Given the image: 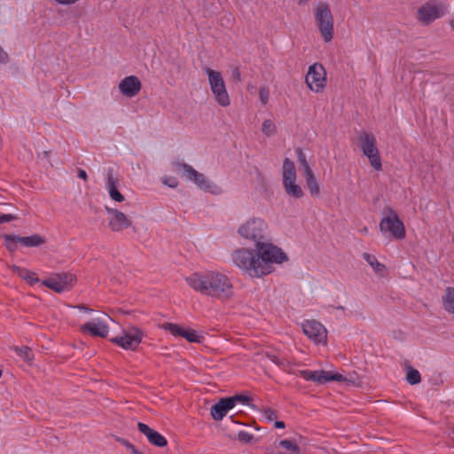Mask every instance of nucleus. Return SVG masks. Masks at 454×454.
I'll use <instances>...</instances> for the list:
<instances>
[{"mask_svg":"<svg viewBox=\"0 0 454 454\" xmlns=\"http://www.w3.org/2000/svg\"><path fill=\"white\" fill-rule=\"evenodd\" d=\"M260 100L263 105H266L269 101L270 91L267 88L262 87L259 90Z\"/></svg>","mask_w":454,"mask_h":454,"instance_id":"nucleus-39","label":"nucleus"},{"mask_svg":"<svg viewBox=\"0 0 454 454\" xmlns=\"http://www.w3.org/2000/svg\"><path fill=\"white\" fill-rule=\"evenodd\" d=\"M295 153L298 158V160L300 161L301 167L303 168L304 173H307V171H311V168L307 161L306 155L301 148H296Z\"/></svg>","mask_w":454,"mask_h":454,"instance_id":"nucleus-32","label":"nucleus"},{"mask_svg":"<svg viewBox=\"0 0 454 454\" xmlns=\"http://www.w3.org/2000/svg\"><path fill=\"white\" fill-rule=\"evenodd\" d=\"M447 11V5L442 2L429 1L418 9V20L423 25H429L442 17Z\"/></svg>","mask_w":454,"mask_h":454,"instance_id":"nucleus-9","label":"nucleus"},{"mask_svg":"<svg viewBox=\"0 0 454 454\" xmlns=\"http://www.w3.org/2000/svg\"><path fill=\"white\" fill-rule=\"evenodd\" d=\"M314 16L324 41L331 42L333 38L334 21L329 4L324 2L318 3L314 9Z\"/></svg>","mask_w":454,"mask_h":454,"instance_id":"nucleus-4","label":"nucleus"},{"mask_svg":"<svg viewBox=\"0 0 454 454\" xmlns=\"http://www.w3.org/2000/svg\"><path fill=\"white\" fill-rule=\"evenodd\" d=\"M262 416L270 422L277 419V411L270 407L263 406L261 409Z\"/></svg>","mask_w":454,"mask_h":454,"instance_id":"nucleus-34","label":"nucleus"},{"mask_svg":"<svg viewBox=\"0 0 454 454\" xmlns=\"http://www.w3.org/2000/svg\"><path fill=\"white\" fill-rule=\"evenodd\" d=\"M254 436L247 431H239L238 434V440L243 443H249L252 442Z\"/></svg>","mask_w":454,"mask_h":454,"instance_id":"nucleus-36","label":"nucleus"},{"mask_svg":"<svg viewBox=\"0 0 454 454\" xmlns=\"http://www.w3.org/2000/svg\"><path fill=\"white\" fill-rule=\"evenodd\" d=\"M188 285L202 294L218 299H229L232 295V284L223 273L207 271L193 273L186 278Z\"/></svg>","mask_w":454,"mask_h":454,"instance_id":"nucleus-1","label":"nucleus"},{"mask_svg":"<svg viewBox=\"0 0 454 454\" xmlns=\"http://www.w3.org/2000/svg\"><path fill=\"white\" fill-rule=\"evenodd\" d=\"M138 430L146 436L148 442L157 447H165L168 444L167 439L159 432L153 430L145 423L137 424Z\"/></svg>","mask_w":454,"mask_h":454,"instance_id":"nucleus-18","label":"nucleus"},{"mask_svg":"<svg viewBox=\"0 0 454 454\" xmlns=\"http://www.w3.org/2000/svg\"><path fill=\"white\" fill-rule=\"evenodd\" d=\"M25 274L21 275V277L26 279L29 283H35L38 282V278L36 277V274L35 272L29 271V270H24Z\"/></svg>","mask_w":454,"mask_h":454,"instance_id":"nucleus-41","label":"nucleus"},{"mask_svg":"<svg viewBox=\"0 0 454 454\" xmlns=\"http://www.w3.org/2000/svg\"><path fill=\"white\" fill-rule=\"evenodd\" d=\"M279 446L294 452H298L300 450L299 446L296 443L287 439L280 441Z\"/></svg>","mask_w":454,"mask_h":454,"instance_id":"nucleus-35","label":"nucleus"},{"mask_svg":"<svg viewBox=\"0 0 454 454\" xmlns=\"http://www.w3.org/2000/svg\"><path fill=\"white\" fill-rule=\"evenodd\" d=\"M58 4L67 5V4H73L78 2L79 0H55Z\"/></svg>","mask_w":454,"mask_h":454,"instance_id":"nucleus-45","label":"nucleus"},{"mask_svg":"<svg viewBox=\"0 0 454 454\" xmlns=\"http://www.w3.org/2000/svg\"><path fill=\"white\" fill-rule=\"evenodd\" d=\"M15 218H16V216L12 215L11 214H2V215H0V223L12 222Z\"/></svg>","mask_w":454,"mask_h":454,"instance_id":"nucleus-42","label":"nucleus"},{"mask_svg":"<svg viewBox=\"0 0 454 454\" xmlns=\"http://www.w3.org/2000/svg\"><path fill=\"white\" fill-rule=\"evenodd\" d=\"M74 280L75 278L73 274L63 272L43 280V284L56 293L60 294L69 290L73 286Z\"/></svg>","mask_w":454,"mask_h":454,"instance_id":"nucleus-13","label":"nucleus"},{"mask_svg":"<svg viewBox=\"0 0 454 454\" xmlns=\"http://www.w3.org/2000/svg\"><path fill=\"white\" fill-rule=\"evenodd\" d=\"M81 332L90 333L93 337L106 338L108 334V326L102 321L87 322L81 326Z\"/></svg>","mask_w":454,"mask_h":454,"instance_id":"nucleus-19","label":"nucleus"},{"mask_svg":"<svg viewBox=\"0 0 454 454\" xmlns=\"http://www.w3.org/2000/svg\"><path fill=\"white\" fill-rule=\"evenodd\" d=\"M162 328L166 331L170 332V333L176 337H182L183 331L184 329L179 326L178 325L173 323H164L162 325Z\"/></svg>","mask_w":454,"mask_h":454,"instance_id":"nucleus-30","label":"nucleus"},{"mask_svg":"<svg viewBox=\"0 0 454 454\" xmlns=\"http://www.w3.org/2000/svg\"><path fill=\"white\" fill-rule=\"evenodd\" d=\"M4 239V245L6 249L14 253L18 249V244L20 243V236L14 234H4L2 235Z\"/></svg>","mask_w":454,"mask_h":454,"instance_id":"nucleus-26","label":"nucleus"},{"mask_svg":"<svg viewBox=\"0 0 454 454\" xmlns=\"http://www.w3.org/2000/svg\"><path fill=\"white\" fill-rule=\"evenodd\" d=\"M228 399H232L233 401V407L235 406L237 402L242 403L244 404H247L249 403L251 398L249 396L244 395H236L234 396L227 397Z\"/></svg>","mask_w":454,"mask_h":454,"instance_id":"nucleus-37","label":"nucleus"},{"mask_svg":"<svg viewBox=\"0 0 454 454\" xmlns=\"http://www.w3.org/2000/svg\"><path fill=\"white\" fill-rule=\"evenodd\" d=\"M380 230L383 234L390 233L395 239L405 238V228L397 213L389 207L383 209V217L380 223Z\"/></svg>","mask_w":454,"mask_h":454,"instance_id":"nucleus-6","label":"nucleus"},{"mask_svg":"<svg viewBox=\"0 0 454 454\" xmlns=\"http://www.w3.org/2000/svg\"><path fill=\"white\" fill-rule=\"evenodd\" d=\"M43 154H44L45 156H49L50 152H48V151H44V152H43Z\"/></svg>","mask_w":454,"mask_h":454,"instance_id":"nucleus-51","label":"nucleus"},{"mask_svg":"<svg viewBox=\"0 0 454 454\" xmlns=\"http://www.w3.org/2000/svg\"><path fill=\"white\" fill-rule=\"evenodd\" d=\"M8 60H9L8 54L0 46V63L5 64L8 62Z\"/></svg>","mask_w":454,"mask_h":454,"instance_id":"nucleus-43","label":"nucleus"},{"mask_svg":"<svg viewBox=\"0 0 454 454\" xmlns=\"http://www.w3.org/2000/svg\"><path fill=\"white\" fill-rule=\"evenodd\" d=\"M119 180L114 176L113 169L107 172L106 189L110 198L117 202H122L125 198L118 190Z\"/></svg>","mask_w":454,"mask_h":454,"instance_id":"nucleus-21","label":"nucleus"},{"mask_svg":"<svg viewBox=\"0 0 454 454\" xmlns=\"http://www.w3.org/2000/svg\"><path fill=\"white\" fill-rule=\"evenodd\" d=\"M176 167L182 168L186 177L196 184L200 189L210 192H214L217 189L216 184L209 182L202 173L198 172L191 165L187 163H176Z\"/></svg>","mask_w":454,"mask_h":454,"instance_id":"nucleus-12","label":"nucleus"},{"mask_svg":"<svg viewBox=\"0 0 454 454\" xmlns=\"http://www.w3.org/2000/svg\"><path fill=\"white\" fill-rule=\"evenodd\" d=\"M74 308L78 309L81 311L90 313L92 311L90 308H88L85 304H79L74 306Z\"/></svg>","mask_w":454,"mask_h":454,"instance_id":"nucleus-44","label":"nucleus"},{"mask_svg":"<svg viewBox=\"0 0 454 454\" xmlns=\"http://www.w3.org/2000/svg\"><path fill=\"white\" fill-rule=\"evenodd\" d=\"M299 375L305 380L313 381L317 384H325L329 381L342 382L345 380L341 374L325 371L301 370L299 371Z\"/></svg>","mask_w":454,"mask_h":454,"instance_id":"nucleus-14","label":"nucleus"},{"mask_svg":"<svg viewBox=\"0 0 454 454\" xmlns=\"http://www.w3.org/2000/svg\"><path fill=\"white\" fill-rule=\"evenodd\" d=\"M357 140L363 154L368 158L371 166L377 171L381 170V158L375 136L372 133L363 131L359 134Z\"/></svg>","mask_w":454,"mask_h":454,"instance_id":"nucleus-5","label":"nucleus"},{"mask_svg":"<svg viewBox=\"0 0 454 454\" xmlns=\"http://www.w3.org/2000/svg\"><path fill=\"white\" fill-rule=\"evenodd\" d=\"M233 75H234L235 79H237L238 81H240V73H239V69H236L233 72Z\"/></svg>","mask_w":454,"mask_h":454,"instance_id":"nucleus-48","label":"nucleus"},{"mask_svg":"<svg viewBox=\"0 0 454 454\" xmlns=\"http://www.w3.org/2000/svg\"><path fill=\"white\" fill-rule=\"evenodd\" d=\"M305 82L312 91L321 92L326 84V72L324 67L318 63L310 66L306 74Z\"/></svg>","mask_w":454,"mask_h":454,"instance_id":"nucleus-11","label":"nucleus"},{"mask_svg":"<svg viewBox=\"0 0 454 454\" xmlns=\"http://www.w3.org/2000/svg\"><path fill=\"white\" fill-rule=\"evenodd\" d=\"M144 333L137 327L124 330L122 335L111 339V341L127 350H136L142 341Z\"/></svg>","mask_w":454,"mask_h":454,"instance_id":"nucleus-10","label":"nucleus"},{"mask_svg":"<svg viewBox=\"0 0 454 454\" xmlns=\"http://www.w3.org/2000/svg\"><path fill=\"white\" fill-rule=\"evenodd\" d=\"M363 258L372 267V269L377 273H380L385 270V265L379 262V261L373 254L364 253Z\"/></svg>","mask_w":454,"mask_h":454,"instance_id":"nucleus-28","label":"nucleus"},{"mask_svg":"<svg viewBox=\"0 0 454 454\" xmlns=\"http://www.w3.org/2000/svg\"><path fill=\"white\" fill-rule=\"evenodd\" d=\"M286 193L294 198L299 199L303 196L301 187L295 184V181L288 182L283 184Z\"/></svg>","mask_w":454,"mask_h":454,"instance_id":"nucleus-27","label":"nucleus"},{"mask_svg":"<svg viewBox=\"0 0 454 454\" xmlns=\"http://www.w3.org/2000/svg\"><path fill=\"white\" fill-rule=\"evenodd\" d=\"M162 183L170 188H176L178 185V181L174 176H165L162 179Z\"/></svg>","mask_w":454,"mask_h":454,"instance_id":"nucleus-40","label":"nucleus"},{"mask_svg":"<svg viewBox=\"0 0 454 454\" xmlns=\"http://www.w3.org/2000/svg\"><path fill=\"white\" fill-rule=\"evenodd\" d=\"M46 240L39 234H33L28 237L20 236V244L26 247H36L45 244Z\"/></svg>","mask_w":454,"mask_h":454,"instance_id":"nucleus-23","label":"nucleus"},{"mask_svg":"<svg viewBox=\"0 0 454 454\" xmlns=\"http://www.w3.org/2000/svg\"><path fill=\"white\" fill-rule=\"evenodd\" d=\"M20 270V269L19 267H17V266H14V270Z\"/></svg>","mask_w":454,"mask_h":454,"instance_id":"nucleus-52","label":"nucleus"},{"mask_svg":"<svg viewBox=\"0 0 454 454\" xmlns=\"http://www.w3.org/2000/svg\"><path fill=\"white\" fill-rule=\"evenodd\" d=\"M304 178L306 181V185L311 196H317L320 192L318 183L313 174V171H307L304 173Z\"/></svg>","mask_w":454,"mask_h":454,"instance_id":"nucleus-24","label":"nucleus"},{"mask_svg":"<svg viewBox=\"0 0 454 454\" xmlns=\"http://www.w3.org/2000/svg\"><path fill=\"white\" fill-rule=\"evenodd\" d=\"M256 250L239 248L232 253V261L236 266L243 270L252 278H260L257 271Z\"/></svg>","mask_w":454,"mask_h":454,"instance_id":"nucleus-7","label":"nucleus"},{"mask_svg":"<svg viewBox=\"0 0 454 454\" xmlns=\"http://www.w3.org/2000/svg\"><path fill=\"white\" fill-rule=\"evenodd\" d=\"M16 350L18 351L19 355L22 356L24 359L31 360V349L28 347L23 346L20 348H16Z\"/></svg>","mask_w":454,"mask_h":454,"instance_id":"nucleus-38","label":"nucleus"},{"mask_svg":"<svg viewBox=\"0 0 454 454\" xmlns=\"http://www.w3.org/2000/svg\"><path fill=\"white\" fill-rule=\"evenodd\" d=\"M302 330L304 334L316 344L326 343L327 331L321 323L307 320L302 324Z\"/></svg>","mask_w":454,"mask_h":454,"instance_id":"nucleus-15","label":"nucleus"},{"mask_svg":"<svg viewBox=\"0 0 454 454\" xmlns=\"http://www.w3.org/2000/svg\"><path fill=\"white\" fill-rule=\"evenodd\" d=\"M208 82L215 101L223 107L230 106L231 100L226 90L225 82L220 72L211 68H205Z\"/></svg>","mask_w":454,"mask_h":454,"instance_id":"nucleus-8","label":"nucleus"},{"mask_svg":"<svg viewBox=\"0 0 454 454\" xmlns=\"http://www.w3.org/2000/svg\"><path fill=\"white\" fill-rule=\"evenodd\" d=\"M239 234L254 243V247L270 239L269 225L260 217H252L241 224Z\"/></svg>","mask_w":454,"mask_h":454,"instance_id":"nucleus-3","label":"nucleus"},{"mask_svg":"<svg viewBox=\"0 0 454 454\" xmlns=\"http://www.w3.org/2000/svg\"><path fill=\"white\" fill-rule=\"evenodd\" d=\"M336 309H341V310H344V309H345L343 306H338Z\"/></svg>","mask_w":454,"mask_h":454,"instance_id":"nucleus-50","label":"nucleus"},{"mask_svg":"<svg viewBox=\"0 0 454 454\" xmlns=\"http://www.w3.org/2000/svg\"><path fill=\"white\" fill-rule=\"evenodd\" d=\"M183 338H184L189 342L200 343L201 341L202 337L198 334V333L192 328H184L183 331Z\"/></svg>","mask_w":454,"mask_h":454,"instance_id":"nucleus-29","label":"nucleus"},{"mask_svg":"<svg viewBox=\"0 0 454 454\" xmlns=\"http://www.w3.org/2000/svg\"><path fill=\"white\" fill-rule=\"evenodd\" d=\"M442 301L444 309L449 313L454 314V287L448 286L445 289Z\"/></svg>","mask_w":454,"mask_h":454,"instance_id":"nucleus-25","label":"nucleus"},{"mask_svg":"<svg viewBox=\"0 0 454 454\" xmlns=\"http://www.w3.org/2000/svg\"><path fill=\"white\" fill-rule=\"evenodd\" d=\"M78 177H80V178H82V179L86 181L87 178H88L86 171L82 169V168H79L78 169Z\"/></svg>","mask_w":454,"mask_h":454,"instance_id":"nucleus-46","label":"nucleus"},{"mask_svg":"<svg viewBox=\"0 0 454 454\" xmlns=\"http://www.w3.org/2000/svg\"><path fill=\"white\" fill-rule=\"evenodd\" d=\"M106 210L111 215L108 220V226L111 231L120 232L132 225V221L121 211L107 207Z\"/></svg>","mask_w":454,"mask_h":454,"instance_id":"nucleus-16","label":"nucleus"},{"mask_svg":"<svg viewBox=\"0 0 454 454\" xmlns=\"http://www.w3.org/2000/svg\"><path fill=\"white\" fill-rule=\"evenodd\" d=\"M292 181H296L295 167L292 160L286 158L283 162V184Z\"/></svg>","mask_w":454,"mask_h":454,"instance_id":"nucleus-22","label":"nucleus"},{"mask_svg":"<svg viewBox=\"0 0 454 454\" xmlns=\"http://www.w3.org/2000/svg\"><path fill=\"white\" fill-rule=\"evenodd\" d=\"M406 380L411 385L418 384L421 381V376L418 370L410 368L406 374Z\"/></svg>","mask_w":454,"mask_h":454,"instance_id":"nucleus-31","label":"nucleus"},{"mask_svg":"<svg viewBox=\"0 0 454 454\" xmlns=\"http://www.w3.org/2000/svg\"><path fill=\"white\" fill-rule=\"evenodd\" d=\"M450 27L454 29V20L450 22Z\"/></svg>","mask_w":454,"mask_h":454,"instance_id":"nucleus-49","label":"nucleus"},{"mask_svg":"<svg viewBox=\"0 0 454 454\" xmlns=\"http://www.w3.org/2000/svg\"><path fill=\"white\" fill-rule=\"evenodd\" d=\"M262 131L267 137H270L276 133V126L271 120H265L262 122Z\"/></svg>","mask_w":454,"mask_h":454,"instance_id":"nucleus-33","label":"nucleus"},{"mask_svg":"<svg viewBox=\"0 0 454 454\" xmlns=\"http://www.w3.org/2000/svg\"><path fill=\"white\" fill-rule=\"evenodd\" d=\"M142 84L140 80L135 75L126 76L119 83L120 91L128 98L137 96L139 93Z\"/></svg>","mask_w":454,"mask_h":454,"instance_id":"nucleus-17","label":"nucleus"},{"mask_svg":"<svg viewBox=\"0 0 454 454\" xmlns=\"http://www.w3.org/2000/svg\"><path fill=\"white\" fill-rule=\"evenodd\" d=\"M233 408L232 399L227 397L221 398L215 404L211 407V416L215 420H222L227 412Z\"/></svg>","mask_w":454,"mask_h":454,"instance_id":"nucleus-20","label":"nucleus"},{"mask_svg":"<svg viewBox=\"0 0 454 454\" xmlns=\"http://www.w3.org/2000/svg\"><path fill=\"white\" fill-rule=\"evenodd\" d=\"M257 271L263 277L274 271V264H281L288 261L286 254L278 246L270 242V239L255 246Z\"/></svg>","mask_w":454,"mask_h":454,"instance_id":"nucleus-2","label":"nucleus"},{"mask_svg":"<svg viewBox=\"0 0 454 454\" xmlns=\"http://www.w3.org/2000/svg\"><path fill=\"white\" fill-rule=\"evenodd\" d=\"M274 426L276 428H285L286 427V425L283 421H275Z\"/></svg>","mask_w":454,"mask_h":454,"instance_id":"nucleus-47","label":"nucleus"}]
</instances>
